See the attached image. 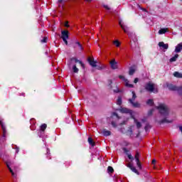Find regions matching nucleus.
Returning a JSON list of instances; mask_svg holds the SVG:
<instances>
[{"mask_svg": "<svg viewBox=\"0 0 182 182\" xmlns=\"http://www.w3.org/2000/svg\"><path fill=\"white\" fill-rule=\"evenodd\" d=\"M167 31H168V28H161L159 31V35H164V33H166V32H167Z\"/></svg>", "mask_w": 182, "mask_h": 182, "instance_id": "obj_20", "label": "nucleus"}, {"mask_svg": "<svg viewBox=\"0 0 182 182\" xmlns=\"http://www.w3.org/2000/svg\"><path fill=\"white\" fill-rule=\"evenodd\" d=\"M73 70L74 73H79V68L76 67V65H74L73 66Z\"/></svg>", "mask_w": 182, "mask_h": 182, "instance_id": "obj_28", "label": "nucleus"}, {"mask_svg": "<svg viewBox=\"0 0 182 182\" xmlns=\"http://www.w3.org/2000/svg\"><path fill=\"white\" fill-rule=\"evenodd\" d=\"M136 97L137 96L136 95V92H134V91H132V98L129 99V100H132V102H134Z\"/></svg>", "mask_w": 182, "mask_h": 182, "instance_id": "obj_26", "label": "nucleus"}, {"mask_svg": "<svg viewBox=\"0 0 182 182\" xmlns=\"http://www.w3.org/2000/svg\"><path fill=\"white\" fill-rule=\"evenodd\" d=\"M151 127H150V124H146L145 127H144V129L146 132H147L149 130V129H150Z\"/></svg>", "mask_w": 182, "mask_h": 182, "instance_id": "obj_36", "label": "nucleus"}, {"mask_svg": "<svg viewBox=\"0 0 182 182\" xmlns=\"http://www.w3.org/2000/svg\"><path fill=\"white\" fill-rule=\"evenodd\" d=\"M75 45H77V46H80V42L79 41L75 42Z\"/></svg>", "mask_w": 182, "mask_h": 182, "instance_id": "obj_48", "label": "nucleus"}, {"mask_svg": "<svg viewBox=\"0 0 182 182\" xmlns=\"http://www.w3.org/2000/svg\"><path fill=\"white\" fill-rule=\"evenodd\" d=\"M129 142H125L126 146H129Z\"/></svg>", "mask_w": 182, "mask_h": 182, "instance_id": "obj_57", "label": "nucleus"}, {"mask_svg": "<svg viewBox=\"0 0 182 182\" xmlns=\"http://www.w3.org/2000/svg\"><path fill=\"white\" fill-rule=\"evenodd\" d=\"M182 50V43H178L175 48L176 53H180Z\"/></svg>", "mask_w": 182, "mask_h": 182, "instance_id": "obj_13", "label": "nucleus"}, {"mask_svg": "<svg viewBox=\"0 0 182 182\" xmlns=\"http://www.w3.org/2000/svg\"><path fill=\"white\" fill-rule=\"evenodd\" d=\"M102 133L103 136H105V137H107V136L112 135V132L106 129H103Z\"/></svg>", "mask_w": 182, "mask_h": 182, "instance_id": "obj_17", "label": "nucleus"}, {"mask_svg": "<svg viewBox=\"0 0 182 182\" xmlns=\"http://www.w3.org/2000/svg\"><path fill=\"white\" fill-rule=\"evenodd\" d=\"M159 47L162 48L163 49H168V44H166L164 42L161 41L159 43Z\"/></svg>", "mask_w": 182, "mask_h": 182, "instance_id": "obj_14", "label": "nucleus"}, {"mask_svg": "<svg viewBox=\"0 0 182 182\" xmlns=\"http://www.w3.org/2000/svg\"><path fill=\"white\" fill-rule=\"evenodd\" d=\"M176 91L180 96H182V85L181 87H177Z\"/></svg>", "mask_w": 182, "mask_h": 182, "instance_id": "obj_29", "label": "nucleus"}, {"mask_svg": "<svg viewBox=\"0 0 182 182\" xmlns=\"http://www.w3.org/2000/svg\"><path fill=\"white\" fill-rule=\"evenodd\" d=\"M109 65L111 66V68H112L113 70L117 69V62H116L115 59L112 60L109 62Z\"/></svg>", "mask_w": 182, "mask_h": 182, "instance_id": "obj_11", "label": "nucleus"}, {"mask_svg": "<svg viewBox=\"0 0 182 182\" xmlns=\"http://www.w3.org/2000/svg\"><path fill=\"white\" fill-rule=\"evenodd\" d=\"M128 102H129V103L132 105L133 107H138V108L140 107V103L134 102V101H133V100H129Z\"/></svg>", "mask_w": 182, "mask_h": 182, "instance_id": "obj_15", "label": "nucleus"}, {"mask_svg": "<svg viewBox=\"0 0 182 182\" xmlns=\"http://www.w3.org/2000/svg\"><path fill=\"white\" fill-rule=\"evenodd\" d=\"M136 70H137V66L132 65V66L129 67V73H128L129 76H133V75H134V73H136Z\"/></svg>", "mask_w": 182, "mask_h": 182, "instance_id": "obj_7", "label": "nucleus"}, {"mask_svg": "<svg viewBox=\"0 0 182 182\" xmlns=\"http://www.w3.org/2000/svg\"><path fill=\"white\" fill-rule=\"evenodd\" d=\"M122 150H123L124 154H127L128 159L129 160H131V161H133V160H134V158L133 157V156H132L131 154H129V149H127V148L124 147V148H122Z\"/></svg>", "mask_w": 182, "mask_h": 182, "instance_id": "obj_8", "label": "nucleus"}, {"mask_svg": "<svg viewBox=\"0 0 182 182\" xmlns=\"http://www.w3.org/2000/svg\"><path fill=\"white\" fill-rule=\"evenodd\" d=\"M139 82V78L138 77H136L134 80V83H137Z\"/></svg>", "mask_w": 182, "mask_h": 182, "instance_id": "obj_45", "label": "nucleus"}, {"mask_svg": "<svg viewBox=\"0 0 182 182\" xmlns=\"http://www.w3.org/2000/svg\"><path fill=\"white\" fill-rule=\"evenodd\" d=\"M153 114V109H151L148 112V115L151 116Z\"/></svg>", "mask_w": 182, "mask_h": 182, "instance_id": "obj_41", "label": "nucleus"}, {"mask_svg": "<svg viewBox=\"0 0 182 182\" xmlns=\"http://www.w3.org/2000/svg\"><path fill=\"white\" fill-rule=\"evenodd\" d=\"M119 26L123 29L124 33H129V27L123 26V24H122V21H119Z\"/></svg>", "mask_w": 182, "mask_h": 182, "instance_id": "obj_16", "label": "nucleus"}, {"mask_svg": "<svg viewBox=\"0 0 182 182\" xmlns=\"http://www.w3.org/2000/svg\"><path fill=\"white\" fill-rule=\"evenodd\" d=\"M0 126H1L3 131V137L5 139V137H6V127L4 124V119L0 120Z\"/></svg>", "mask_w": 182, "mask_h": 182, "instance_id": "obj_5", "label": "nucleus"}, {"mask_svg": "<svg viewBox=\"0 0 182 182\" xmlns=\"http://www.w3.org/2000/svg\"><path fill=\"white\" fill-rule=\"evenodd\" d=\"M178 58V54H176L173 57L171 58L169 62H176Z\"/></svg>", "mask_w": 182, "mask_h": 182, "instance_id": "obj_22", "label": "nucleus"}, {"mask_svg": "<svg viewBox=\"0 0 182 182\" xmlns=\"http://www.w3.org/2000/svg\"><path fill=\"white\" fill-rule=\"evenodd\" d=\"M2 157V152H0V159Z\"/></svg>", "mask_w": 182, "mask_h": 182, "instance_id": "obj_58", "label": "nucleus"}, {"mask_svg": "<svg viewBox=\"0 0 182 182\" xmlns=\"http://www.w3.org/2000/svg\"><path fill=\"white\" fill-rule=\"evenodd\" d=\"M58 2L61 4V2H63V0H58Z\"/></svg>", "mask_w": 182, "mask_h": 182, "instance_id": "obj_55", "label": "nucleus"}, {"mask_svg": "<svg viewBox=\"0 0 182 182\" xmlns=\"http://www.w3.org/2000/svg\"><path fill=\"white\" fill-rule=\"evenodd\" d=\"M173 76L174 77H177L178 79H181L182 78V73L175 71L173 73Z\"/></svg>", "mask_w": 182, "mask_h": 182, "instance_id": "obj_18", "label": "nucleus"}, {"mask_svg": "<svg viewBox=\"0 0 182 182\" xmlns=\"http://www.w3.org/2000/svg\"><path fill=\"white\" fill-rule=\"evenodd\" d=\"M113 116H116L117 119H120V117H119V114L117 112H113Z\"/></svg>", "mask_w": 182, "mask_h": 182, "instance_id": "obj_42", "label": "nucleus"}, {"mask_svg": "<svg viewBox=\"0 0 182 182\" xmlns=\"http://www.w3.org/2000/svg\"><path fill=\"white\" fill-rule=\"evenodd\" d=\"M145 89L147 90V92H150L151 93H159V90L155 88L154 84L151 83L150 82L146 83Z\"/></svg>", "mask_w": 182, "mask_h": 182, "instance_id": "obj_2", "label": "nucleus"}, {"mask_svg": "<svg viewBox=\"0 0 182 182\" xmlns=\"http://www.w3.org/2000/svg\"><path fill=\"white\" fill-rule=\"evenodd\" d=\"M135 123H136V129H140V127H141V123L137 122V120H135Z\"/></svg>", "mask_w": 182, "mask_h": 182, "instance_id": "obj_35", "label": "nucleus"}, {"mask_svg": "<svg viewBox=\"0 0 182 182\" xmlns=\"http://www.w3.org/2000/svg\"><path fill=\"white\" fill-rule=\"evenodd\" d=\"M61 38L64 39H69V31H61Z\"/></svg>", "mask_w": 182, "mask_h": 182, "instance_id": "obj_10", "label": "nucleus"}, {"mask_svg": "<svg viewBox=\"0 0 182 182\" xmlns=\"http://www.w3.org/2000/svg\"><path fill=\"white\" fill-rule=\"evenodd\" d=\"M166 87H168V90H171L172 92H176V90H177L178 87L173 84L166 82Z\"/></svg>", "mask_w": 182, "mask_h": 182, "instance_id": "obj_9", "label": "nucleus"}, {"mask_svg": "<svg viewBox=\"0 0 182 182\" xmlns=\"http://www.w3.org/2000/svg\"><path fill=\"white\" fill-rule=\"evenodd\" d=\"M113 43L117 46V48H119V46H120V42H119V41L117 40L114 41Z\"/></svg>", "mask_w": 182, "mask_h": 182, "instance_id": "obj_32", "label": "nucleus"}, {"mask_svg": "<svg viewBox=\"0 0 182 182\" xmlns=\"http://www.w3.org/2000/svg\"><path fill=\"white\" fill-rule=\"evenodd\" d=\"M146 105H149V106H153L154 105V101H153L151 99H149L146 101Z\"/></svg>", "mask_w": 182, "mask_h": 182, "instance_id": "obj_25", "label": "nucleus"}, {"mask_svg": "<svg viewBox=\"0 0 182 182\" xmlns=\"http://www.w3.org/2000/svg\"><path fill=\"white\" fill-rule=\"evenodd\" d=\"M127 166L129 168H130V170H132V168L134 167V166H133V164H128L127 165Z\"/></svg>", "mask_w": 182, "mask_h": 182, "instance_id": "obj_39", "label": "nucleus"}, {"mask_svg": "<svg viewBox=\"0 0 182 182\" xmlns=\"http://www.w3.org/2000/svg\"><path fill=\"white\" fill-rule=\"evenodd\" d=\"M156 159H153L152 160V164H156Z\"/></svg>", "mask_w": 182, "mask_h": 182, "instance_id": "obj_51", "label": "nucleus"}, {"mask_svg": "<svg viewBox=\"0 0 182 182\" xmlns=\"http://www.w3.org/2000/svg\"><path fill=\"white\" fill-rule=\"evenodd\" d=\"M139 6L140 9H141L142 11H144V12H146V9H143V8L140 7V6Z\"/></svg>", "mask_w": 182, "mask_h": 182, "instance_id": "obj_50", "label": "nucleus"}, {"mask_svg": "<svg viewBox=\"0 0 182 182\" xmlns=\"http://www.w3.org/2000/svg\"><path fill=\"white\" fill-rule=\"evenodd\" d=\"M114 93H122V90L119 89L117 85H115V89L113 90Z\"/></svg>", "mask_w": 182, "mask_h": 182, "instance_id": "obj_24", "label": "nucleus"}, {"mask_svg": "<svg viewBox=\"0 0 182 182\" xmlns=\"http://www.w3.org/2000/svg\"><path fill=\"white\" fill-rule=\"evenodd\" d=\"M71 60H75V63H79V60L76 58H72Z\"/></svg>", "mask_w": 182, "mask_h": 182, "instance_id": "obj_38", "label": "nucleus"}, {"mask_svg": "<svg viewBox=\"0 0 182 182\" xmlns=\"http://www.w3.org/2000/svg\"><path fill=\"white\" fill-rule=\"evenodd\" d=\"M87 62L89 63V64L90 65V66H92V68H97V65H96V63H97V61L95 60V58H87Z\"/></svg>", "mask_w": 182, "mask_h": 182, "instance_id": "obj_6", "label": "nucleus"}, {"mask_svg": "<svg viewBox=\"0 0 182 182\" xmlns=\"http://www.w3.org/2000/svg\"><path fill=\"white\" fill-rule=\"evenodd\" d=\"M157 110H159L161 116H163L164 118L161 121H159V124H164V123H173L172 120L167 119L168 114H170V108L166 104H160L156 107Z\"/></svg>", "mask_w": 182, "mask_h": 182, "instance_id": "obj_1", "label": "nucleus"}, {"mask_svg": "<svg viewBox=\"0 0 182 182\" xmlns=\"http://www.w3.org/2000/svg\"><path fill=\"white\" fill-rule=\"evenodd\" d=\"M9 164H12V163L11 161H6V166L9 168V170L10 173H11V175L13 176V177H15V173H14V171L12 170V168H11Z\"/></svg>", "mask_w": 182, "mask_h": 182, "instance_id": "obj_12", "label": "nucleus"}, {"mask_svg": "<svg viewBox=\"0 0 182 182\" xmlns=\"http://www.w3.org/2000/svg\"><path fill=\"white\" fill-rule=\"evenodd\" d=\"M111 124H112V127H114V128L117 127V124H116V122H114L113 121L111 122Z\"/></svg>", "mask_w": 182, "mask_h": 182, "instance_id": "obj_37", "label": "nucleus"}, {"mask_svg": "<svg viewBox=\"0 0 182 182\" xmlns=\"http://www.w3.org/2000/svg\"><path fill=\"white\" fill-rule=\"evenodd\" d=\"M104 8L106 9L107 11H110V9L107 5H104Z\"/></svg>", "mask_w": 182, "mask_h": 182, "instance_id": "obj_43", "label": "nucleus"}, {"mask_svg": "<svg viewBox=\"0 0 182 182\" xmlns=\"http://www.w3.org/2000/svg\"><path fill=\"white\" fill-rule=\"evenodd\" d=\"M125 124V122H123L122 123L120 124V126H123V124Z\"/></svg>", "mask_w": 182, "mask_h": 182, "instance_id": "obj_56", "label": "nucleus"}, {"mask_svg": "<svg viewBox=\"0 0 182 182\" xmlns=\"http://www.w3.org/2000/svg\"><path fill=\"white\" fill-rule=\"evenodd\" d=\"M78 63L82 67L85 68V64H83V63L79 60Z\"/></svg>", "mask_w": 182, "mask_h": 182, "instance_id": "obj_40", "label": "nucleus"}, {"mask_svg": "<svg viewBox=\"0 0 182 182\" xmlns=\"http://www.w3.org/2000/svg\"><path fill=\"white\" fill-rule=\"evenodd\" d=\"M65 28H69V21H66L65 23Z\"/></svg>", "mask_w": 182, "mask_h": 182, "instance_id": "obj_44", "label": "nucleus"}, {"mask_svg": "<svg viewBox=\"0 0 182 182\" xmlns=\"http://www.w3.org/2000/svg\"><path fill=\"white\" fill-rule=\"evenodd\" d=\"M131 170H132V171H133L134 173H135L136 174H137L139 176V171H137V169L134 166Z\"/></svg>", "mask_w": 182, "mask_h": 182, "instance_id": "obj_33", "label": "nucleus"}, {"mask_svg": "<svg viewBox=\"0 0 182 182\" xmlns=\"http://www.w3.org/2000/svg\"><path fill=\"white\" fill-rule=\"evenodd\" d=\"M78 48H80V50H83V46H82V44H80V46H78Z\"/></svg>", "mask_w": 182, "mask_h": 182, "instance_id": "obj_46", "label": "nucleus"}, {"mask_svg": "<svg viewBox=\"0 0 182 182\" xmlns=\"http://www.w3.org/2000/svg\"><path fill=\"white\" fill-rule=\"evenodd\" d=\"M88 143L92 147H95L96 146V144L95 143V141H93V139H92V137H88Z\"/></svg>", "mask_w": 182, "mask_h": 182, "instance_id": "obj_19", "label": "nucleus"}, {"mask_svg": "<svg viewBox=\"0 0 182 182\" xmlns=\"http://www.w3.org/2000/svg\"><path fill=\"white\" fill-rule=\"evenodd\" d=\"M64 43H65V45H68V39H64L63 40Z\"/></svg>", "mask_w": 182, "mask_h": 182, "instance_id": "obj_47", "label": "nucleus"}, {"mask_svg": "<svg viewBox=\"0 0 182 182\" xmlns=\"http://www.w3.org/2000/svg\"><path fill=\"white\" fill-rule=\"evenodd\" d=\"M16 153H19V148L18 147H16Z\"/></svg>", "mask_w": 182, "mask_h": 182, "instance_id": "obj_49", "label": "nucleus"}, {"mask_svg": "<svg viewBox=\"0 0 182 182\" xmlns=\"http://www.w3.org/2000/svg\"><path fill=\"white\" fill-rule=\"evenodd\" d=\"M135 161L136 163L137 166L141 170V163H140V153H139V151H136V153L135 154Z\"/></svg>", "mask_w": 182, "mask_h": 182, "instance_id": "obj_4", "label": "nucleus"}, {"mask_svg": "<svg viewBox=\"0 0 182 182\" xmlns=\"http://www.w3.org/2000/svg\"><path fill=\"white\" fill-rule=\"evenodd\" d=\"M46 127H48V125L46 124H43L41 125L40 129L41 132H44L45 130H46Z\"/></svg>", "mask_w": 182, "mask_h": 182, "instance_id": "obj_23", "label": "nucleus"}, {"mask_svg": "<svg viewBox=\"0 0 182 182\" xmlns=\"http://www.w3.org/2000/svg\"><path fill=\"white\" fill-rule=\"evenodd\" d=\"M142 122H146V119H143Z\"/></svg>", "mask_w": 182, "mask_h": 182, "instance_id": "obj_59", "label": "nucleus"}, {"mask_svg": "<svg viewBox=\"0 0 182 182\" xmlns=\"http://www.w3.org/2000/svg\"><path fill=\"white\" fill-rule=\"evenodd\" d=\"M107 173H114V169H113V167L112 166H108L107 167Z\"/></svg>", "mask_w": 182, "mask_h": 182, "instance_id": "obj_27", "label": "nucleus"}, {"mask_svg": "<svg viewBox=\"0 0 182 182\" xmlns=\"http://www.w3.org/2000/svg\"><path fill=\"white\" fill-rule=\"evenodd\" d=\"M119 78L121 79L122 80H124V82H125L126 87H129V88L134 87V85H133V84L129 83V80L126 79V77H124V75H119Z\"/></svg>", "mask_w": 182, "mask_h": 182, "instance_id": "obj_3", "label": "nucleus"}, {"mask_svg": "<svg viewBox=\"0 0 182 182\" xmlns=\"http://www.w3.org/2000/svg\"><path fill=\"white\" fill-rule=\"evenodd\" d=\"M179 130H181V132L182 133V126L179 127Z\"/></svg>", "mask_w": 182, "mask_h": 182, "instance_id": "obj_54", "label": "nucleus"}, {"mask_svg": "<svg viewBox=\"0 0 182 182\" xmlns=\"http://www.w3.org/2000/svg\"><path fill=\"white\" fill-rule=\"evenodd\" d=\"M41 43H46L48 42V37H44L41 41Z\"/></svg>", "mask_w": 182, "mask_h": 182, "instance_id": "obj_34", "label": "nucleus"}, {"mask_svg": "<svg viewBox=\"0 0 182 182\" xmlns=\"http://www.w3.org/2000/svg\"><path fill=\"white\" fill-rule=\"evenodd\" d=\"M97 69H98V70H102V67L97 66Z\"/></svg>", "mask_w": 182, "mask_h": 182, "instance_id": "obj_52", "label": "nucleus"}, {"mask_svg": "<svg viewBox=\"0 0 182 182\" xmlns=\"http://www.w3.org/2000/svg\"><path fill=\"white\" fill-rule=\"evenodd\" d=\"M119 111L121 112V113H130V109H127V108H125V107H124V108H121L120 109H119Z\"/></svg>", "mask_w": 182, "mask_h": 182, "instance_id": "obj_21", "label": "nucleus"}, {"mask_svg": "<svg viewBox=\"0 0 182 182\" xmlns=\"http://www.w3.org/2000/svg\"><path fill=\"white\" fill-rule=\"evenodd\" d=\"M112 83H113V81L112 80H108V87H109V89H113V87L112 86Z\"/></svg>", "mask_w": 182, "mask_h": 182, "instance_id": "obj_31", "label": "nucleus"}, {"mask_svg": "<svg viewBox=\"0 0 182 182\" xmlns=\"http://www.w3.org/2000/svg\"><path fill=\"white\" fill-rule=\"evenodd\" d=\"M23 96H25V93L23 94Z\"/></svg>", "mask_w": 182, "mask_h": 182, "instance_id": "obj_60", "label": "nucleus"}, {"mask_svg": "<svg viewBox=\"0 0 182 182\" xmlns=\"http://www.w3.org/2000/svg\"><path fill=\"white\" fill-rule=\"evenodd\" d=\"M122 103V97H118L117 100V105H118V106H121Z\"/></svg>", "mask_w": 182, "mask_h": 182, "instance_id": "obj_30", "label": "nucleus"}, {"mask_svg": "<svg viewBox=\"0 0 182 182\" xmlns=\"http://www.w3.org/2000/svg\"><path fill=\"white\" fill-rule=\"evenodd\" d=\"M85 2H89V3L92 2V0H85Z\"/></svg>", "mask_w": 182, "mask_h": 182, "instance_id": "obj_53", "label": "nucleus"}]
</instances>
